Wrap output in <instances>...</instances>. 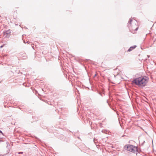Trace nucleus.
I'll return each instance as SVG.
<instances>
[{
  "label": "nucleus",
  "instance_id": "obj_10",
  "mask_svg": "<svg viewBox=\"0 0 156 156\" xmlns=\"http://www.w3.org/2000/svg\"><path fill=\"white\" fill-rule=\"evenodd\" d=\"M2 141H3L2 140H0V142H2Z\"/></svg>",
  "mask_w": 156,
  "mask_h": 156
},
{
  "label": "nucleus",
  "instance_id": "obj_12",
  "mask_svg": "<svg viewBox=\"0 0 156 156\" xmlns=\"http://www.w3.org/2000/svg\"><path fill=\"white\" fill-rule=\"evenodd\" d=\"M23 85H24V83L23 84Z\"/></svg>",
  "mask_w": 156,
  "mask_h": 156
},
{
  "label": "nucleus",
  "instance_id": "obj_1",
  "mask_svg": "<svg viewBox=\"0 0 156 156\" xmlns=\"http://www.w3.org/2000/svg\"><path fill=\"white\" fill-rule=\"evenodd\" d=\"M147 82V78L146 77L141 76L138 78L134 79L132 81V84H135L136 85L144 86Z\"/></svg>",
  "mask_w": 156,
  "mask_h": 156
},
{
  "label": "nucleus",
  "instance_id": "obj_8",
  "mask_svg": "<svg viewBox=\"0 0 156 156\" xmlns=\"http://www.w3.org/2000/svg\"><path fill=\"white\" fill-rule=\"evenodd\" d=\"M97 76L96 74H95V75L94 76V77H95Z\"/></svg>",
  "mask_w": 156,
  "mask_h": 156
},
{
  "label": "nucleus",
  "instance_id": "obj_4",
  "mask_svg": "<svg viewBox=\"0 0 156 156\" xmlns=\"http://www.w3.org/2000/svg\"><path fill=\"white\" fill-rule=\"evenodd\" d=\"M3 33L5 35H6L5 37H6L7 38H9V37L11 33V31L10 30H8L4 31Z\"/></svg>",
  "mask_w": 156,
  "mask_h": 156
},
{
  "label": "nucleus",
  "instance_id": "obj_11",
  "mask_svg": "<svg viewBox=\"0 0 156 156\" xmlns=\"http://www.w3.org/2000/svg\"><path fill=\"white\" fill-rule=\"evenodd\" d=\"M147 57L148 58H149L150 57L149 55H147Z\"/></svg>",
  "mask_w": 156,
  "mask_h": 156
},
{
  "label": "nucleus",
  "instance_id": "obj_6",
  "mask_svg": "<svg viewBox=\"0 0 156 156\" xmlns=\"http://www.w3.org/2000/svg\"><path fill=\"white\" fill-rule=\"evenodd\" d=\"M23 153V152H20L18 153L19 154H22Z\"/></svg>",
  "mask_w": 156,
  "mask_h": 156
},
{
  "label": "nucleus",
  "instance_id": "obj_7",
  "mask_svg": "<svg viewBox=\"0 0 156 156\" xmlns=\"http://www.w3.org/2000/svg\"><path fill=\"white\" fill-rule=\"evenodd\" d=\"M4 46V45L3 44V45H2L0 47V48H2V47H3Z\"/></svg>",
  "mask_w": 156,
  "mask_h": 156
},
{
  "label": "nucleus",
  "instance_id": "obj_3",
  "mask_svg": "<svg viewBox=\"0 0 156 156\" xmlns=\"http://www.w3.org/2000/svg\"><path fill=\"white\" fill-rule=\"evenodd\" d=\"M124 148L125 150L134 153L138 150L137 147L131 144L125 145L124 147Z\"/></svg>",
  "mask_w": 156,
  "mask_h": 156
},
{
  "label": "nucleus",
  "instance_id": "obj_2",
  "mask_svg": "<svg viewBox=\"0 0 156 156\" xmlns=\"http://www.w3.org/2000/svg\"><path fill=\"white\" fill-rule=\"evenodd\" d=\"M137 24V22L136 20L130 19L127 26L130 31H135L137 30L138 28Z\"/></svg>",
  "mask_w": 156,
  "mask_h": 156
},
{
  "label": "nucleus",
  "instance_id": "obj_5",
  "mask_svg": "<svg viewBox=\"0 0 156 156\" xmlns=\"http://www.w3.org/2000/svg\"><path fill=\"white\" fill-rule=\"evenodd\" d=\"M136 47V45H134L130 47L129 49L127 50L128 52H130L134 49Z\"/></svg>",
  "mask_w": 156,
  "mask_h": 156
},
{
  "label": "nucleus",
  "instance_id": "obj_9",
  "mask_svg": "<svg viewBox=\"0 0 156 156\" xmlns=\"http://www.w3.org/2000/svg\"><path fill=\"white\" fill-rule=\"evenodd\" d=\"M0 133H1L2 134H3V133H2V131L0 130Z\"/></svg>",
  "mask_w": 156,
  "mask_h": 156
}]
</instances>
